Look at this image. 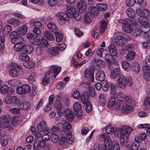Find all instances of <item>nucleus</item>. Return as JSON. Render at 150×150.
Instances as JSON below:
<instances>
[{
    "label": "nucleus",
    "mask_w": 150,
    "mask_h": 150,
    "mask_svg": "<svg viewBox=\"0 0 150 150\" xmlns=\"http://www.w3.org/2000/svg\"><path fill=\"white\" fill-rule=\"evenodd\" d=\"M59 124L62 126L66 134L71 135V132L70 129L71 128V125L70 123L65 120H62L59 121Z\"/></svg>",
    "instance_id": "20e7f679"
},
{
    "label": "nucleus",
    "mask_w": 150,
    "mask_h": 150,
    "mask_svg": "<svg viewBox=\"0 0 150 150\" xmlns=\"http://www.w3.org/2000/svg\"><path fill=\"white\" fill-rule=\"evenodd\" d=\"M46 144L45 142L42 140H37L35 142L33 148L35 150H38L44 147Z\"/></svg>",
    "instance_id": "ddd939ff"
},
{
    "label": "nucleus",
    "mask_w": 150,
    "mask_h": 150,
    "mask_svg": "<svg viewBox=\"0 0 150 150\" xmlns=\"http://www.w3.org/2000/svg\"><path fill=\"white\" fill-rule=\"evenodd\" d=\"M142 70L144 73V75L145 76H149V77L150 78V68L149 67L148 65H144L142 67Z\"/></svg>",
    "instance_id": "2f4dec72"
},
{
    "label": "nucleus",
    "mask_w": 150,
    "mask_h": 150,
    "mask_svg": "<svg viewBox=\"0 0 150 150\" xmlns=\"http://www.w3.org/2000/svg\"><path fill=\"white\" fill-rule=\"evenodd\" d=\"M50 139L51 141L53 143L57 142L59 140V137L57 135L53 132L50 134Z\"/></svg>",
    "instance_id": "a18cd8bd"
},
{
    "label": "nucleus",
    "mask_w": 150,
    "mask_h": 150,
    "mask_svg": "<svg viewBox=\"0 0 150 150\" xmlns=\"http://www.w3.org/2000/svg\"><path fill=\"white\" fill-rule=\"evenodd\" d=\"M9 87L6 85H2L0 88V92L3 94L7 93Z\"/></svg>",
    "instance_id": "a19ab883"
},
{
    "label": "nucleus",
    "mask_w": 150,
    "mask_h": 150,
    "mask_svg": "<svg viewBox=\"0 0 150 150\" xmlns=\"http://www.w3.org/2000/svg\"><path fill=\"white\" fill-rule=\"evenodd\" d=\"M116 98L117 100L121 101H125L126 98L125 95L122 93H118L116 95Z\"/></svg>",
    "instance_id": "49530a36"
},
{
    "label": "nucleus",
    "mask_w": 150,
    "mask_h": 150,
    "mask_svg": "<svg viewBox=\"0 0 150 150\" xmlns=\"http://www.w3.org/2000/svg\"><path fill=\"white\" fill-rule=\"evenodd\" d=\"M54 105L57 109L58 115L60 116L63 115L64 113V108L62 105L60 100H57L54 102Z\"/></svg>",
    "instance_id": "0eeeda50"
},
{
    "label": "nucleus",
    "mask_w": 150,
    "mask_h": 150,
    "mask_svg": "<svg viewBox=\"0 0 150 150\" xmlns=\"http://www.w3.org/2000/svg\"><path fill=\"white\" fill-rule=\"evenodd\" d=\"M123 68L125 70L128 71L131 69V66L129 63L126 61H124L122 63Z\"/></svg>",
    "instance_id": "c03bdc74"
},
{
    "label": "nucleus",
    "mask_w": 150,
    "mask_h": 150,
    "mask_svg": "<svg viewBox=\"0 0 150 150\" xmlns=\"http://www.w3.org/2000/svg\"><path fill=\"white\" fill-rule=\"evenodd\" d=\"M73 111L77 116L81 117L83 115V110L81 104L79 102L75 103L74 105Z\"/></svg>",
    "instance_id": "423d86ee"
},
{
    "label": "nucleus",
    "mask_w": 150,
    "mask_h": 150,
    "mask_svg": "<svg viewBox=\"0 0 150 150\" xmlns=\"http://www.w3.org/2000/svg\"><path fill=\"white\" fill-rule=\"evenodd\" d=\"M19 59L22 61H27L29 59V57L25 53H22L19 55Z\"/></svg>",
    "instance_id": "de8ad7c7"
},
{
    "label": "nucleus",
    "mask_w": 150,
    "mask_h": 150,
    "mask_svg": "<svg viewBox=\"0 0 150 150\" xmlns=\"http://www.w3.org/2000/svg\"><path fill=\"white\" fill-rule=\"evenodd\" d=\"M35 52L38 55H42L43 53V48L40 46H37L35 48Z\"/></svg>",
    "instance_id": "3c124183"
},
{
    "label": "nucleus",
    "mask_w": 150,
    "mask_h": 150,
    "mask_svg": "<svg viewBox=\"0 0 150 150\" xmlns=\"http://www.w3.org/2000/svg\"><path fill=\"white\" fill-rule=\"evenodd\" d=\"M123 30L126 33H129L133 31V28L129 24V22L126 25L122 27Z\"/></svg>",
    "instance_id": "c756f323"
},
{
    "label": "nucleus",
    "mask_w": 150,
    "mask_h": 150,
    "mask_svg": "<svg viewBox=\"0 0 150 150\" xmlns=\"http://www.w3.org/2000/svg\"><path fill=\"white\" fill-rule=\"evenodd\" d=\"M115 128L111 125H107L105 128L106 132L108 134H111L115 130Z\"/></svg>",
    "instance_id": "603ef678"
},
{
    "label": "nucleus",
    "mask_w": 150,
    "mask_h": 150,
    "mask_svg": "<svg viewBox=\"0 0 150 150\" xmlns=\"http://www.w3.org/2000/svg\"><path fill=\"white\" fill-rule=\"evenodd\" d=\"M113 133L117 137H120V144L121 146H125L127 144L129 139V135L132 131V128L128 126H123L120 129L115 128Z\"/></svg>",
    "instance_id": "f257e3e1"
},
{
    "label": "nucleus",
    "mask_w": 150,
    "mask_h": 150,
    "mask_svg": "<svg viewBox=\"0 0 150 150\" xmlns=\"http://www.w3.org/2000/svg\"><path fill=\"white\" fill-rule=\"evenodd\" d=\"M10 37L11 39L12 43L15 44L16 42H22L23 39L22 37L19 36L16 31H14L10 34Z\"/></svg>",
    "instance_id": "1a4fd4ad"
},
{
    "label": "nucleus",
    "mask_w": 150,
    "mask_h": 150,
    "mask_svg": "<svg viewBox=\"0 0 150 150\" xmlns=\"http://www.w3.org/2000/svg\"><path fill=\"white\" fill-rule=\"evenodd\" d=\"M89 95L88 93L86 91L83 92L81 96V100L84 104H86L88 103Z\"/></svg>",
    "instance_id": "b1692460"
},
{
    "label": "nucleus",
    "mask_w": 150,
    "mask_h": 150,
    "mask_svg": "<svg viewBox=\"0 0 150 150\" xmlns=\"http://www.w3.org/2000/svg\"><path fill=\"white\" fill-rule=\"evenodd\" d=\"M5 38L4 36H0V50H3L5 47Z\"/></svg>",
    "instance_id": "09e8293b"
},
{
    "label": "nucleus",
    "mask_w": 150,
    "mask_h": 150,
    "mask_svg": "<svg viewBox=\"0 0 150 150\" xmlns=\"http://www.w3.org/2000/svg\"><path fill=\"white\" fill-rule=\"evenodd\" d=\"M132 110V107L130 105H124L122 108V112L125 114L131 112Z\"/></svg>",
    "instance_id": "c85d7f7f"
},
{
    "label": "nucleus",
    "mask_w": 150,
    "mask_h": 150,
    "mask_svg": "<svg viewBox=\"0 0 150 150\" xmlns=\"http://www.w3.org/2000/svg\"><path fill=\"white\" fill-rule=\"evenodd\" d=\"M10 74L11 76L16 77L18 74V71L17 69L14 68H11L9 71Z\"/></svg>",
    "instance_id": "6e6d98bb"
},
{
    "label": "nucleus",
    "mask_w": 150,
    "mask_h": 150,
    "mask_svg": "<svg viewBox=\"0 0 150 150\" xmlns=\"http://www.w3.org/2000/svg\"><path fill=\"white\" fill-rule=\"evenodd\" d=\"M9 137L6 134H3L1 136L0 142L1 145L3 146H6L8 142Z\"/></svg>",
    "instance_id": "4be33fe9"
},
{
    "label": "nucleus",
    "mask_w": 150,
    "mask_h": 150,
    "mask_svg": "<svg viewBox=\"0 0 150 150\" xmlns=\"http://www.w3.org/2000/svg\"><path fill=\"white\" fill-rule=\"evenodd\" d=\"M126 13L128 16L130 18L134 17L135 14L134 11L132 8H128L126 11Z\"/></svg>",
    "instance_id": "ea45409f"
},
{
    "label": "nucleus",
    "mask_w": 150,
    "mask_h": 150,
    "mask_svg": "<svg viewBox=\"0 0 150 150\" xmlns=\"http://www.w3.org/2000/svg\"><path fill=\"white\" fill-rule=\"evenodd\" d=\"M138 21L142 25H146V24L150 25V18H146L140 16L138 18Z\"/></svg>",
    "instance_id": "aec40b11"
},
{
    "label": "nucleus",
    "mask_w": 150,
    "mask_h": 150,
    "mask_svg": "<svg viewBox=\"0 0 150 150\" xmlns=\"http://www.w3.org/2000/svg\"><path fill=\"white\" fill-rule=\"evenodd\" d=\"M121 72L120 69L115 68L112 72L111 73L110 77L114 79L118 77L120 74Z\"/></svg>",
    "instance_id": "cd10ccee"
},
{
    "label": "nucleus",
    "mask_w": 150,
    "mask_h": 150,
    "mask_svg": "<svg viewBox=\"0 0 150 150\" xmlns=\"http://www.w3.org/2000/svg\"><path fill=\"white\" fill-rule=\"evenodd\" d=\"M76 12L75 8L73 6L67 7L66 13L59 12L57 13L56 16L58 18V22L59 24L63 25L65 24V21H68L69 18L74 17V14Z\"/></svg>",
    "instance_id": "f03ea898"
},
{
    "label": "nucleus",
    "mask_w": 150,
    "mask_h": 150,
    "mask_svg": "<svg viewBox=\"0 0 150 150\" xmlns=\"http://www.w3.org/2000/svg\"><path fill=\"white\" fill-rule=\"evenodd\" d=\"M117 85L119 87L124 88L127 84L129 86L132 85V79L129 78L127 80L123 75H121L116 81Z\"/></svg>",
    "instance_id": "7ed1b4c3"
},
{
    "label": "nucleus",
    "mask_w": 150,
    "mask_h": 150,
    "mask_svg": "<svg viewBox=\"0 0 150 150\" xmlns=\"http://www.w3.org/2000/svg\"><path fill=\"white\" fill-rule=\"evenodd\" d=\"M16 91L20 94H25L30 91V87L28 84H24L17 87Z\"/></svg>",
    "instance_id": "39448f33"
},
{
    "label": "nucleus",
    "mask_w": 150,
    "mask_h": 150,
    "mask_svg": "<svg viewBox=\"0 0 150 150\" xmlns=\"http://www.w3.org/2000/svg\"><path fill=\"white\" fill-rule=\"evenodd\" d=\"M101 25L100 27V33H103L104 32L105 29L107 26L106 22L104 21H102L101 23Z\"/></svg>",
    "instance_id": "4d7b16f0"
},
{
    "label": "nucleus",
    "mask_w": 150,
    "mask_h": 150,
    "mask_svg": "<svg viewBox=\"0 0 150 150\" xmlns=\"http://www.w3.org/2000/svg\"><path fill=\"white\" fill-rule=\"evenodd\" d=\"M36 73L35 72L32 73L30 76L28 78V81L32 83H33V82L35 81L36 78Z\"/></svg>",
    "instance_id": "5fc2aeb1"
},
{
    "label": "nucleus",
    "mask_w": 150,
    "mask_h": 150,
    "mask_svg": "<svg viewBox=\"0 0 150 150\" xmlns=\"http://www.w3.org/2000/svg\"><path fill=\"white\" fill-rule=\"evenodd\" d=\"M71 139V135H69L66 134L65 136H62L60 139V140L64 142L66 141L68 142L69 144H71L73 141Z\"/></svg>",
    "instance_id": "5701e85b"
},
{
    "label": "nucleus",
    "mask_w": 150,
    "mask_h": 150,
    "mask_svg": "<svg viewBox=\"0 0 150 150\" xmlns=\"http://www.w3.org/2000/svg\"><path fill=\"white\" fill-rule=\"evenodd\" d=\"M14 46V49L17 52H23L24 48L25 47V44L22 42H16Z\"/></svg>",
    "instance_id": "f3484780"
},
{
    "label": "nucleus",
    "mask_w": 150,
    "mask_h": 150,
    "mask_svg": "<svg viewBox=\"0 0 150 150\" xmlns=\"http://www.w3.org/2000/svg\"><path fill=\"white\" fill-rule=\"evenodd\" d=\"M9 24L14 26H17L20 24V21L18 19L12 18L10 19L8 21Z\"/></svg>",
    "instance_id": "58836bf2"
},
{
    "label": "nucleus",
    "mask_w": 150,
    "mask_h": 150,
    "mask_svg": "<svg viewBox=\"0 0 150 150\" xmlns=\"http://www.w3.org/2000/svg\"><path fill=\"white\" fill-rule=\"evenodd\" d=\"M31 107V104L28 102H25L18 106L19 109L23 110L29 109Z\"/></svg>",
    "instance_id": "bb28decb"
},
{
    "label": "nucleus",
    "mask_w": 150,
    "mask_h": 150,
    "mask_svg": "<svg viewBox=\"0 0 150 150\" xmlns=\"http://www.w3.org/2000/svg\"><path fill=\"white\" fill-rule=\"evenodd\" d=\"M47 28L50 31L55 33L57 32V27L56 25L53 23L50 22L47 25Z\"/></svg>",
    "instance_id": "f704fd0d"
},
{
    "label": "nucleus",
    "mask_w": 150,
    "mask_h": 150,
    "mask_svg": "<svg viewBox=\"0 0 150 150\" xmlns=\"http://www.w3.org/2000/svg\"><path fill=\"white\" fill-rule=\"evenodd\" d=\"M132 69L133 71L135 74L139 73L140 70V67L139 64L137 62H134L132 65Z\"/></svg>",
    "instance_id": "393cba45"
},
{
    "label": "nucleus",
    "mask_w": 150,
    "mask_h": 150,
    "mask_svg": "<svg viewBox=\"0 0 150 150\" xmlns=\"http://www.w3.org/2000/svg\"><path fill=\"white\" fill-rule=\"evenodd\" d=\"M28 29V27L26 25H23L20 27L18 32L20 34L24 35L26 33Z\"/></svg>",
    "instance_id": "4c0bfd02"
},
{
    "label": "nucleus",
    "mask_w": 150,
    "mask_h": 150,
    "mask_svg": "<svg viewBox=\"0 0 150 150\" xmlns=\"http://www.w3.org/2000/svg\"><path fill=\"white\" fill-rule=\"evenodd\" d=\"M114 40L116 44L117 45H122L125 44L126 39L122 36H118L115 38Z\"/></svg>",
    "instance_id": "a211bd4d"
},
{
    "label": "nucleus",
    "mask_w": 150,
    "mask_h": 150,
    "mask_svg": "<svg viewBox=\"0 0 150 150\" xmlns=\"http://www.w3.org/2000/svg\"><path fill=\"white\" fill-rule=\"evenodd\" d=\"M126 3L127 6L129 7H132L136 3L135 0H126Z\"/></svg>",
    "instance_id": "69168bd1"
},
{
    "label": "nucleus",
    "mask_w": 150,
    "mask_h": 150,
    "mask_svg": "<svg viewBox=\"0 0 150 150\" xmlns=\"http://www.w3.org/2000/svg\"><path fill=\"white\" fill-rule=\"evenodd\" d=\"M92 17L91 13L88 12H86L85 13L84 21L87 23H90L92 21Z\"/></svg>",
    "instance_id": "e433bc0d"
},
{
    "label": "nucleus",
    "mask_w": 150,
    "mask_h": 150,
    "mask_svg": "<svg viewBox=\"0 0 150 150\" xmlns=\"http://www.w3.org/2000/svg\"><path fill=\"white\" fill-rule=\"evenodd\" d=\"M44 36L47 39L50 40H52L54 37L52 33L48 31H45L44 33Z\"/></svg>",
    "instance_id": "473e14b6"
},
{
    "label": "nucleus",
    "mask_w": 150,
    "mask_h": 150,
    "mask_svg": "<svg viewBox=\"0 0 150 150\" xmlns=\"http://www.w3.org/2000/svg\"><path fill=\"white\" fill-rule=\"evenodd\" d=\"M150 15V11L146 9H143L142 11V14L140 16L144 17H147Z\"/></svg>",
    "instance_id": "0e129e2a"
},
{
    "label": "nucleus",
    "mask_w": 150,
    "mask_h": 150,
    "mask_svg": "<svg viewBox=\"0 0 150 150\" xmlns=\"http://www.w3.org/2000/svg\"><path fill=\"white\" fill-rule=\"evenodd\" d=\"M105 73L104 71L100 70L97 71L95 77L97 80L102 81H104L105 78Z\"/></svg>",
    "instance_id": "6ab92c4d"
},
{
    "label": "nucleus",
    "mask_w": 150,
    "mask_h": 150,
    "mask_svg": "<svg viewBox=\"0 0 150 150\" xmlns=\"http://www.w3.org/2000/svg\"><path fill=\"white\" fill-rule=\"evenodd\" d=\"M34 48L32 45H25L23 52L28 54H30L33 52Z\"/></svg>",
    "instance_id": "7c9ffc66"
},
{
    "label": "nucleus",
    "mask_w": 150,
    "mask_h": 150,
    "mask_svg": "<svg viewBox=\"0 0 150 150\" xmlns=\"http://www.w3.org/2000/svg\"><path fill=\"white\" fill-rule=\"evenodd\" d=\"M115 99L114 97H111L109 100L108 102V105L110 106V107L112 106L115 103Z\"/></svg>",
    "instance_id": "338daca9"
},
{
    "label": "nucleus",
    "mask_w": 150,
    "mask_h": 150,
    "mask_svg": "<svg viewBox=\"0 0 150 150\" xmlns=\"http://www.w3.org/2000/svg\"><path fill=\"white\" fill-rule=\"evenodd\" d=\"M23 65L25 67L29 69L32 68L35 66L34 64L31 61H28L25 62Z\"/></svg>",
    "instance_id": "bf43d9fd"
},
{
    "label": "nucleus",
    "mask_w": 150,
    "mask_h": 150,
    "mask_svg": "<svg viewBox=\"0 0 150 150\" xmlns=\"http://www.w3.org/2000/svg\"><path fill=\"white\" fill-rule=\"evenodd\" d=\"M112 56L111 54L110 55L108 53L106 54L105 55V59L108 63L111 64H114L115 62V60Z\"/></svg>",
    "instance_id": "a878e982"
},
{
    "label": "nucleus",
    "mask_w": 150,
    "mask_h": 150,
    "mask_svg": "<svg viewBox=\"0 0 150 150\" xmlns=\"http://www.w3.org/2000/svg\"><path fill=\"white\" fill-rule=\"evenodd\" d=\"M66 47V45L64 43L61 44L59 47H54L49 49V53L52 55H54L57 53L59 50L62 51L64 50Z\"/></svg>",
    "instance_id": "6e6552de"
},
{
    "label": "nucleus",
    "mask_w": 150,
    "mask_h": 150,
    "mask_svg": "<svg viewBox=\"0 0 150 150\" xmlns=\"http://www.w3.org/2000/svg\"><path fill=\"white\" fill-rule=\"evenodd\" d=\"M45 76L43 79L42 83L44 85H46L50 81V73L47 72L45 74Z\"/></svg>",
    "instance_id": "37998d69"
},
{
    "label": "nucleus",
    "mask_w": 150,
    "mask_h": 150,
    "mask_svg": "<svg viewBox=\"0 0 150 150\" xmlns=\"http://www.w3.org/2000/svg\"><path fill=\"white\" fill-rule=\"evenodd\" d=\"M12 31V28L10 25H7L5 27L3 31V34L7 35Z\"/></svg>",
    "instance_id": "864d4df0"
},
{
    "label": "nucleus",
    "mask_w": 150,
    "mask_h": 150,
    "mask_svg": "<svg viewBox=\"0 0 150 150\" xmlns=\"http://www.w3.org/2000/svg\"><path fill=\"white\" fill-rule=\"evenodd\" d=\"M64 111V114L67 120L70 122L72 121L74 119V115L72 110L69 108H66Z\"/></svg>",
    "instance_id": "f8f14e48"
},
{
    "label": "nucleus",
    "mask_w": 150,
    "mask_h": 150,
    "mask_svg": "<svg viewBox=\"0 0 150 150\" xmlns=\"http://www.w3.org/2000/svg\"><path fill=\"white\" fill-rule=\"evenodd\" d=\"M61 68L59 67L57 65H52L51 66V68L49 72L50 73L53 74L54 78H55L59 74L61 71Z\"/></svg>",
    "instance_id": "9b49d317"
},
{
    "label": "nucleus",
    "mask_w": 150,
    "mask_h": 150,
    "mask_svg": "<svg viewBox=\"0 0 150 150\" xmlns=\"http://www.w3.org/2000/svg\"><path fill=\"white\" fill-rule=\"evenodd\" d=\"M108 49L110 54L113 56L117 55V52L116 47L113 45H110L108 47Z\"/></svg>",
    "instance_id": "72a5a7b5"
},
{
    "label": "nucleus",
    "mask_w": 150,
    "mask_h": 150,
    "mask_svg": "<svg viewBox=\"0 0 150 150\" xmlns=\"http://www.w3.org/2000/svg\"><path fill=\"white\" fill-rule=\"evenodd\" d=\"M95 71V67L93 66H90L89 69L86 70L85 72V77L86 78L93 76Z\"/></svg>",
    "instance_id": "412c9836"
},
{
    "label": "nucleus",
    "mask_w": 150,
    "mask_h": 150,
    "mask_svg": "<svg viewBox=\"0 0 150 150\" xmlns=\"http://www.w3.org/2000/svg\"><path fill=\"white\" fill-rule=\"evenodd\" d=\"M99 101L100 104L104 105L106 102V95L103 94H100L99 96Z\"/></svg>",
    "instance_id": "79ce46f5"
},
{
    "label": "nucleus",
    "mask_w": 150,
    "mask_h": 150,
    "mask_svg": "<svg viewBox=\"0 0 150 150\" xmlns=\"http://www.w3.org/2000/svg\"><path fill=\"white\" fill-rule=\"evenodd\" d=\"M112 145L111 140L105 141L104 144L98 145V148L102 150H111L112 148Z\"/></svg>",
    "instance_id": "9d476101"
},
{
    "label": "nucleus",
    "mask_w": 150,
    "mask_h": 150,
    "mask_svg": "<svg viewBox=\"0 0 150 150\" xmlns=\"http://www.w3.org/2000/svg\"><path fill=\"white\" fill-rule=\"evenodd\" d=\"M135 55L136 53L134 51H130L127 54L126 59L128 61H130L134 58Z\"/></svg>",
    "instance_id": "c9c22d12"
},
{
    "label": "nucleus",
    "mask_w": 150,
    "mask_h": 150,
    "mask_svg": "<svg viewBox=\"0 0 150 150\" xmlns=\"http://www.w3.org/2000/svg\"><path fill=\"white\" fill-rule=\"evenodd\" d=\"M99 137H100V140L101 141H104V142H105V141H108L110 140H111V139L109 138V135L107 134H102L100 135Z\"/></svg>",
    "instance_id": "13d9d810"
},
{
    "label": "nucleus",
    "mask_w": 150,
    "mask_h": 150,
    "mask_svg": "<svg viewBox=\"0 0 150 150\" xmlns=\"http://www.w3.org/2000/svg\"><path fill=\"white\" fill-rule=\"evenodd\" d=\"M47 125L46 123L44 121L40 122L38 125L37 127V130L39 132H44L46 133V131L47 129Z\"/></svg>",
    "instance_id": "dca6fc26"
},
{
    "label": "nucleus",
    "mask_w": 150,
    "mask_h": 150,
    "mask_svg": "<svg viewBox=\"0 0 150 150\" xmlns=\"http://www.w3.org/2000/svg\"><path fill=\"white\" fill-rule=\"evenodd\" d=\"M86 4L84 1H80L77 4V9L79 12L83 13L86 11Z\"/></svg>",
    "instance_id": "4468645a"
},
{
    "label": "nucleus",
    "mask_w": 150,
    "mask_h": 150,
    "mask_svg": "<svg viewBox=\"0 0 150 150\" xmlns=\"http://www.w3.org/2000/svg\"><path fill=\"white\" fill-rule=\"evenodd\" d=\"M11 103L15 106L17 105L20 102V99L15 96L11 97Z\"/></svg>",
    "instance_id": "8fccbe9b"
},
{
    "label": "nucleus",
    "mask_w": 150,
    "mask_h": 150,
    "mask_svg": "<svg viewBox=\"0 0 150 150\" xmlns=\"http://www.w3.org/2000/svg\"><path fill=\"white\" fill-rule=\"evenodd\" d=\"M90 8L91 14L94 16H96L99 13V11L97 8L92 6Z\"/></svg>",
    "instance_id": "680f3d73"
},
{
    "label": "nucleus",
    "mask_w": 150,
    "mask_h": 150,
    "mask_svg": "<svg viewBox=\"0 0 150 150\" xmlns=\"http://www.w3.org/2000/svg\"><path fill=\"white\" fill-rule=\"evenodd\" d=\"M113 144L112 150H120L119 144L117 141H113Z\"/></svg>",
    "instance_id": "774afa93"
},
{
    "label": "nucleus",
    "mask_w": 150,
    "mask_h": 150,
    "mask_svg": "<svg viewBox=\"0 0 150 150\" xmlns=\"http://www.w3.org/2000/svg\"><path fill=\"white\" fill-rule=\"evenodd\" d=\"M8 116L4 115L2 116L0 119L1 124L4 128H7L9 125V122L8 119Z\"/></svg>",
    "instance_id": "2eb2a0df"
},
{
    "label": "nucleus",
    "mask_w": 150,
    "mask_h": 150,
    "mask_svg": "<svg viewBox=\"0 0 150 150\" xmlns=\"http://www.w3.org/2000/svg\"><path fill=\"white\" fill-rule=\"evenodd\" d=\"M54 35L56 41L57 42H60L63 38V36L62 34L58 32H55Z\"/></svg>",
    "instance_id": "e2e57ef3"
},
{
    "label": "nucleus",
    "mask_w": 150,
    "mask_h": 150,
    "mask_svg": "<svg viewBox=\"0 0 150 150\" xmlns=\"http://www.w3.org/2000/svg\"><path fill=\"white\" fill-rule=\"evenodd\" d=\"M98 9L102 11H105L107 8V5L105 4H100L97 5Z\"/></svg>",
    "instance_id": "052dcab7"
}]
</instances>
